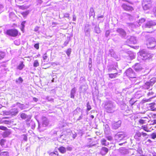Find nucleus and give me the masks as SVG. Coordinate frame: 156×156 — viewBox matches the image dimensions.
Returning <instances> with one entry per match:
<instances>
[{
  "mask_svg": "<svg viewBox=\"0 0 156 156\" xmlns=\"http://www.w3.org/2000/svg\"><path fill=\"white\" fill-rule=\"evenodd\" d=\"M138 55L139 57L143 60H146L148 58H151L153 55L144 49L140 51L138 53Z\"/></svg>",
  "mask_w": 156,
  "mask_h": 156,
  "instance_id": "nucleus-1",
  "label": "nucleus"
},
{
  "mask_svg": "<svg viewBox=\"0 0 156 156\" xmlns=\"http://www.w3.org/2000/svg\"><path fill=\"white\" fill-rule=\"evenodd\" d=\"M115 104L112 101H108L105 106V109L107 112L108 113H113L116 109Z\"/></svg>",
  "mask_w": 156,
  "mask_h": 156,
  "instance_id": "nucleus-2",
  "label": "nucleus"
},
{
  "mask_svg": "<svg viewBox=\"0 0 156 156\" xmlns=\"http://www.w3.org/2000/svg\"><path fill=\"white\" fill-rule=\"evenodd\" d=\"M48 122L47 118L45 117H43L42 124L39 123L38 129L40 131H43L45 129L44 128H42L43 127H45L48 125Z\"/></svg>",
  "mask_w": 156,
  "mask_h": 156,
  "instance_id": "nucleus-3",
  "label": "nucleus"
},
{
  "mask_svg": "<svg viewBox=\"0 0 156 156\" xmlns=\"http://www.w3.org/2000/svg\"><path fill=\"white\" fill-rule=\"evenodd\" d=\"M148 48H153L155 45V40L154 38L151 37L149 38L147 44Z\"/></svg>",
  "mask_w": 156,
  "mask_h": 156,
  "instance_id": "nucleus-4",
  "label": "nucleus"
},
{
  "mask_svg": "<svg viewBox=\"0 0 156 156\" xmlns=\"http://www.w3.org/2000/svg\"><path fill=\"white\" fill-rule=\"evenodd\" d=\"M5 33L9 36L15 37L17 35L18 31L16 29H9L7 30Z\"/></svg>",
  "mask_w": 156,
  "mask_h": 156,
  "instance_id": "nucleus-5",
  "label": "nucleus"
},
{
  "mask_svg": "<svg viewBox=\"0 0 156 156\" xmlns=\"http://www.w3.org/2000/svg\"><path fill=\"white\" fill-rule=\"evenodd\" d=\"M151 2L148 0H144L142 2V5L144 9L146 10L149 9L151 7Z\"/></svg>",
  "mask_w": 156,
  "mask_h": 156,
  "instance_id": "nucleus-6",
  "label": "nucleus"
},
{
  "mask_svg": "<svg viewBox=\"0 0 156 156\" xmlns=\"http://www.w3.org/2000/svg\"><path fill=\"white\" fill-rule=\"evenodd\" d=\"M125 73L126 76L130 78H134L136 77V76L135 72L131 68L127 69Z\"/></svg>",
  "mask_w": 156,
  "mask_h": 156,
  "instance_id": "nucleus-7",
  "label": "nucleus"
},
{
  "mask_svg": "<svg viewBox=\"0 0 156 156\" xmlns=\"http://www.w3.org/2000/svg\"><path fill=\"white\" fill-rule=\"evenodd\" d=\"M156 25V23L154 21L151 20L147 22L145 24H143L142 26V27L143 28H150L152 26H155Z\"/></svg>",
  "mask_w": 156,
  "mask_h": 156,
  "instance_id": "nucleus-8",
  "label": "nucleus"
},
{
  "mask_svg": "<svg viewBox=\"0 0 156 156\" xmlns=\"http://www.w3.org/2000/svg\"><path fill=\"white\" fill-rule=\"evenodd\" d=\"M126 137V135L123 133H118L115 136V139L118 141H120Z\"/></svg>",
  "mask_w": 156,
  "mask_h": 156,
  "instance_id": "nucleus-9",
  "label": "nucleus"
},
{
  "mask_svg": "<svg viewBox=\"0 0 156 156\" xmlns=\"http://www.w3.org/2000/svg\"><path fill=\"white\" fill-rule=\"evenodd\" d=\"M90 25L88 24H86L85 26L84 31L85 35L89 37L90 36Z\"/></svg>",
  "mask_w": 156,
  "mask_h": 156,
  "instance_id": "nucleus-10",
  "label": "nucleus"
},
{
  "mask_svg": "<svg viewBox=\"0 0 156 156\" xmlns=\"http://www.w3.org/2000/svg\"><path fill=\"white\" fill-rule=\"evenodd\" d=\"M116 31L122 37L125 38L126 37V33L123 29L121 28H118Z\"/></svg>",
  "mask_w": 156,
  "mask_h": 156,
  "instance_id": "nucleus-11",
  "label": "nucleus"
},
{
  "mask_svg": "<svg viewBox=\"0 0 156 156\" xmlns=\"http://www.w3.org/2000/svg\"><path fill=\"white\" fill-rule=\"evenodd\" d=\"M122 7L124 10L126 11H132L133 10V8L132 7L129 6L125 3L123 4Z\"/></svg>",
  "mask_w": 156,
  "mask_h": 156,
  "instance_id": "nucleus-12",
  "label": "nucleus"
},
{
  "mask_svg": "<svg viewBox=\"0 0 156 156\" xmlns=\"http://www.w3.org/2000/svg\"><path fill=\"white\" fill-rule=\"evenodd\" d=\"M117 63L115 62L114 65H109L108 66V72H111L112 70L116 69V67L117 66Z\"/></svg>",
  "mask_w": 156,
  "mask_h": 156,
  "instance_id": "nucleus-13",
  "label": "nucleus"
},
{
  "mask_svg": "<svg viewBox=\"0 0 156 156\" xmlns=\"http://www.w3.org/2000/svg\"><path fill=\"white\" fill-rule=\"evenodd\" d=\"M121 123V122L120 120L113 122L112 124V127L113 129H116L120 126Z\"/></svg>",
  "mask_w": 156,
  "mask_h": 156,
  "instance_id": "nucleus-14",
  "label": "nucleus"
},
{
  "mask_svg": "<svg viewBox=\"0 0 156 156\" xmlns=\"http://www.w3.org/2000/svg\"><path fill=\"white\" fill-rule=\"evenodd\" d=\"M108 149L105 147H103L101 149L100 153L102 155H105L108 152Z\"/></svg>",
  "mask_w": 156,
  "mask_h": 156,
  "instance_id": "nucleus-15",
  "label": "nucleus"
},
{
  "mask_svg": "<svg viewBox=\"0 0 156 156\" xmlns=\"http://www.w3.org/2000/svg\"><path fill=\"white\" fill-rule=\"evenodd\" d=\"M148 120V119L147 117H142L139 119L138 122L140 124H143L146 123Z\"/></svg>",
  "mask_w": 156,
  "mask_h": 156,
  "instance_id": "nucleus-16",
  "label": "nucleus"
},
{
  "mask_svg": "<svg viewBox=\"0 0 156 156\" xmlns=\"http://www.w3.org/2000/svg\"><path fill=\"white\" fill-rule=\"evenodd\" d=\"M152 85H151L150 83H149L148 82L145 83L144 85V87L145 89L151 90L152 89Z\"/></svg>",
  "mask_w": 156,
  "mask_h": 156,
  "instance_id": "nucleus-17",
  "label": "nucleus"
},
{
  "mask_svg": "<svg viewBox=\"0 0 156 156\" xmlns=\"http://www.w3.org/2000/svg\"><path fill=\"white\" fill-rule=\"evenodd\" d=\"M134 68L136 72H139L140 71L142 68L140 65L138 63L136 64L134 66Z\"/></svg>",
  "mask_w": 156,
  "mask_h": 156,
  "instance_id": "nucleus-18",
  "label": "nucleus"
},
{
  "mask_svg": "<svg viewBox=\"0 0 156 156\" xmlns=\"http://www.w3.org/2000/svg\"><path fill=\"white\" fill-rule=\"evenodd\" d=\"M129 41V42H130V43L133 44H136L137 42V40L136 37L134 36H131L129 40H127Z\"/></svg>",
  "mask_w": 156,
  "mask_h": 156,
  "instance_id": "nucleus-19",
  "label": "nucleus"
},
{
  "mask_svg": "<svg viewBox=\"0 0 156 156\" xmlns=\"http://www.w3.org/2000/svg\"><path fill=\"white\" fill-rule=\"evenodd\" d=\"M111 55L112 57L114 58L117 61H118L120 59L119 56L117 55L114 52H111Z\"/></svg>",
  "mask_w": 156,
  "mask_h": 156,
  "instance_id": "nucleus-20",
  "label": "nucleus"
},
{
  "mask_svg": "<svg viewBox=\"0 0 156 156\" xmlns=\"http://www.w3.org/2000/svg\"><path fill=\"white\" fill-rule=\"evenodd\" d=\"M101 142L103 145L107 146L109 144V143L104 138H103L101 140Z\"/></svg>",
  "mask_w": 156,
  "mask_h": 156,
  "instance_id": "nucleus-21",
  "label": "nucleus"
},
{
  "mask_svg": "<svg viewBox=\"0 0 156 156\" xmlns=\"http://www.w3.org/2000/svg\"><path fill=\"white\" fill-rule=\"evenodd\" d=\"M76 89L75 88H73L71 91L70 97L71 98H74V96L76 92Z\"/></svg>",
  "mask_w": 156,
  "mask_h": 156,
  "instance_id": "nucleus-22",
  "label": "nucleus"
},
{
  "mask_svg": "<svg viewBox=\"0 0 156 156\" xmlns=\"http://www.w3.org/2000/svg\"><path fill=\"white\" fill-rule=\"evenodd\" d=\"M105 135H108L110 132L109 129L110 128L108 125L106 124L105 125Z\"/></svg>",
  "mask_w": 156,
  "mask_h": 156,
  "instance_id": "nucleus-23",
  "label": "nucleus"
},
{
  "mask_svg": "<svg viewBox=\"0 0 156 156\" xmlns=\"http://www.w3.org/2000/svg\"><path fill=\"white\" fill-rule=\"evenodd\" d=\"M25 66L23 64V62H21L17 67V69L20 70H22L24 67Z\"/></svg>",
  "mask_w": 156,
  "mask_h": 156,
  "instance_id": "nucleus-24",
  "label": "nucleus"
},
{
  "mask_svg": "<svg viewBox=\"0 0 156 156\" xmlns=\"http://www.w3.org/2000/svg\"><path fill=\"white\" fill-rule=\"evenodd\" d=\"M129 56L131 60L135 58L136 56V53L131 51L129 52Z\"/></svg>",
  "mask_w": 156,
  "mask_h": 156,
  "instance_id": "nucleus-25",
  "label": "nucleus"
},
{
  "mask_svg": "<svg viewBox=\"0 0 156 156\" xmlns=\"http://www.w3.org/2000/svg\"><path fill=\"white\" fill-rule=\"evenodd\" d=\"M58 150L62 154L66 152V148L63 146H61L59 147L58 148Z\"/></svg>",
  "mask_w": 156,
  "mask_h": 156,
  "instance_id": "nucleus-26",
  "label": "nucleus"
},
{
  "mask_svg": "<svg viewBox=\"0 0 156 156\" xmlns=\"http://www.w3.org/2000/svg\"><path fill=\"white\" fill-rule=\"evenodd\" d=\"M18 112V109L16 108L12 109L11 110V113L12 115H16Z\"/></svg>",
  "mask_w": 156,
  "mask_h": 156,
  "instance_id": "nucleus-27",
  "label": "nucleus"
},
{
  "mask_svg": "<svg viewBox=\"0 0 156 156\" xmlns=\"http://www.w3.org/2000/svg\"><path fill=\"white\" fill-rule=\"evenodd\" d=\"M155 103L154 102H153L152 103H151L148 104L149 107L152 110H154V109L155 108Z\"/></svg>",
  "mask_w": 156,
  "mask_h": 156,
  "instance_id": "nucleus-28",
  "label": "nucleus"
},
{
  "mask_svg": "<svg viewBox=\"0 0 156 156\" xmlns=\"http://www.w3.org/2000/svg\"><path fill=\"white\" fill-rule=\"evenodd\" d=\"M16 105L21 110L25 108V105L23 104L17 102L16 103Z\"/></svg>",
  "mask_w": 156,
  "mask_h": 156,
  "instance_id": "nucleus-29",
  "label": "nucleus"
},
{
  "mask_svg": "<svg viewBox=\"0 0 156 156\" xmlns=\"http://www.w3.org/2000/svg\"><path fill=\"white\" fill-rule=\"evenodd\" d=\"M142 94L140 91L136 92L135 94V97L137 98H139L142 96Z\"/></svg>",
  "mask_w": 156,
  "mask_h": 156,
  "instance_id": "nucleus-30",
  "label": "nucleus"
},
{
  "mask_svg": "<svg viewBox=\"0 0 156 156\" xmlns=\"http://www.w3.org/2000/svg\"><path fill=\"white\" fill-rule=\"evenodd\" d=\"M89 16L90 17L92 16H93L94 17V16H95L94 10L92 8H90V12L89 13Z\"/></svg>",
  "mask_w": 156,
  "mask_h": 156,
  "instance_id": "nucleus-31",
  "label": "nucleus"
},
{
  "mask_svg": "<svg viewBox=\"0 0 156 156\" xmlns=\"http://www.w3.org/2000/svg\"><path fill=\"white\" fill-rule=\"evenodd\" d=\"M118 74V73H115L114 74H113V73L109 74L108 75H109V77L110 78H111V79H112V78H115V77H116L117 76V75Z\"/></svg>",
  "mask_w": 156,
  "mask_h": 156,
  "instance_id": "nucleus-32",
  "label": "nucleus"
},
{
  "mask_svg": "<svg viewBox=\"0 0 156 156\" xmlns=\"http://www.w3.org/2000/svg\"><path fill=\"white\" fill-rule=\"evenodd\" d=\"M142 135L141 133L140 132H137L136 133L134 136V137L135 139H136L138 140L139 137H141Z\"/></svg>",
  "mask_w": 156,
  "mask_h": 156,
  "instance_id": "nucleus-33",
  "label": "nucleus"
},
{
  "mask_svg": "<svg viewBox=\"0 0 156 156\" xmlns=\"http://www.w3.org/2000/svg\"><path fill=\"white\" fill-rule=\"evenodd\" d=\"M23 81V80L21 77H20L18 79H16V83L19 84L22 83Z\"/></svg>",
  "mask_w": 156,
  "mask_h": 156,
  "instance_id": "nucleus-34",
  "label": "nucleus"
},
{
  "mask_svg": "<svg viewBox=\"0 0 156 156\" xmlns=\"http://www.w3.org/2000/svg\"><path fill=\"white\" fill-rule=\"evenodd\" d=\"M94 31L96 33L99 34L100 33L101 30L98 26H96L94 28Z\"/></svg>",
  "mask_w": 156,
  "mask_h": 156,
  "instance_id": "nucleus-35",
  "label": "nucleus"
},
{
  "mask_svg": "<svg viewBox=\"0 0 156 156\" xmlns=\"http://www.w3.org/2000/svg\"><path fill=\"white\" fill-rule=\"evenodd\" d=\"M9 153L7 151L1 152L0 154V156H9Z\"/></svg>",
  "mask_w": 156,
  "mask_h": 156,
  "instance_id": "nucleus-36",
  "label": "nucleus"
},
{
  "mask_svg": "<svg viewBox=\"0 0 156 156\" xmlns=\"http://www.w3.org/2000/svg\"><path fill=\"white\" fill-rule=\"evenodd\" d=\"M156 79L154 78H153L150 80L149 83H150L151 85H152V86L154 83L156 82Z\"/></svg>",
  "mask_w": 156,
  "mask_h": 156,
  "instance_id": "nucleus-37",
  "label": "nucleus"
},
{
  "mask_svg": "<svg viewBox=\"0 0 156 156\" xmlns=\"http://www.w3.org/2000/svg\"><path fill=\"white\" fill-rule=\"evenodd\" d=\"M50 155L51 156H58V151H55L53 152H51Z\"/></svg>",
  "mask_w": 156,
  "mask_h": 156,
  "instance_id": "nucleus-38",
  "label": "nucleus"
},
{
  "mask_svg": "<svg viewBox=\"0 0 156 156\" xmlns=\"http://www.w3.org/2000/svg\"><path fill=\"white\" fill-rule=\"evenodd\" d=\"M21 138L24 140L27 141V136L26 134H23L21 136Z\"/></svg>",
  "mask_w": 156,
  "mask_h": 156,
  "instance_id": "nucleus-39",
  "label": "nucleus"
},
{
  "mask_svg": "<svg viewBox=\"0 0 156 156\" xmlns=\"http://www.w3.org/2000/svg\"><path fill=\"white\" fill-rule=\"evenodd\" d=\"M145 20L144 18H141L139 20L138 22L139 25H140L143 23L145 22Z\"/></svg>",
  "mask_w": 156,
  "mask_h": 156,
  "instance_id": "nucleus-40",
  "label": "nucleus"
},
{
  "mask_svg": "<svg viewBox=\"0 0 156 156\" xmlns=\"http://www.w3.org/2000/svg\"><path fill=\"white\" fill-rule=\"evenodd\" d=\"M34 67H37L39 66V63L37 60H36L34 61Z\"/></svg>",
  "mask_w": 156,
  "mask_h": 156,
  "instance_id": "nucleus-41",
  "label": "nucleus"
},
{
  "mask_svg": "<svg viewBox=\"0 0 156 156\" xmlns=\"http://www.w3.org/2000/svg\"><path fill=\"white\" fill-rule=\"evenodd\" d=\"M71 52V49L70 48H68L66 51V53L68 57L70 56Z\"/></svg>",
  "mask_w": 156,
  "mask_h": 156,
  "instance_id": "nucleus-42",
  "label": "nucleus"
},
{
  "mask_svg": "<svg viewBox=\"0 0 156 156\" xmlns=\"http://www.w3.org/2000/svg\"><path fill=\"white\" fill-rule=\"evenodd\" d=\"M142 128L145 131L148 132H150V131L148 129V128L147 126L145 125L143 126H142Z\"/></svg>",
  "mask_w": 156,
  "mask_h": 156,
  "instance_id": "nucleus-43",
  "label": "nucleus"
},
{
  "mask_svg": "<svg viewBox=\"0 0 156 156\" xmlns=\"http://www.w3.org/2000/svg\"><path fill=\"white\" fill-rule=\"evenodd\" d=\"M5 141L4 139H2L0 141V145L2 147H3L4 145V143H5Z\"/></svg>",
  "mask_w": 156,
  "mask_h": 156,
  "instance_id": "nucleus-44",
  "label": "nucleus"
},
{
  "mask_svg": "<svg viewBox=\"0 0 156 156\" xmlns=\"http://www.w3.org/2000/svg\"><path fill=\"white\" fill-rule=\"evenodd\" d=\"M5 55V53L2 52H0V61L3 58Z\"/></svg>",
  "mask_w": 156,
  "mask_h": 156,
  "instance_id": "nucleus-45",
  "label": "nucleus"
},
{
  "mask_svg": "<svg viewBox=\"0 0 156 156\" xmlns=\"http://www.w3.org/2000/svg\"><path fill=\"white\" fill-rule=\"evenodd\" d=\"M21 117L23 119H25L27 118V115L25 113H22L20 115Z\"/></svg>",
  "mask_w": 156,
  "mask_h": 156,
  "instance_id": "nucleus-46",
  "label": "nucleus"
},
{
  "mask_svg": "<svg viewBox=\"0 0 156 156\" xmlns=\"http://www.w3.org/2000/svg\"><path fill=\"white\" fill-rule=\"evenodd\" d=\"M152 13L155 17H156V7L153 8L152 11Z\"/></svg>",
  "mask_w": 156,
  "mask_h": 156,
  "instance_id": "nucleus-47",
  "label": "nucleus"
},
{
  "mask_svg": "<svg viewBox=\"0 0 156 156\" xmlns=\"http://www.w3.org/2000/svg\"><path fill=\"white\" fill-rule=\"evenodd\" d=\"M69 14L68 13H66L64 14V17L67 18L69 19Z\"/></svg>",
  "mask_w": 156,
  "mask_h": 156,
  "instance_id": "nucleus-48",
  "label": "nucleus"
},
{
  "mask_svg": "<svg viewBox=\"0 0 156 156\" xmlns=\"http://www.w3.org/2000/svg\"><path fill=\"white\" fill-rule=\"evenodd\" d=\"M151 138L153 139H154L156 138V133H153L151 135Z\"/></svg>",
  "mask_w": 156,
  "mask_h": 156,
  "instance_id": "nucleus-49",
  "label": "nucleus"
},
{
  "mask_svg": "<svg viewBox=\"0 0 156 156\" xmlns=\"http://www.w3.org/2000/svg\"><path fill=\"white\" fill-rule=\"evenodd\" d=\"M34 47L37 49L38 50L39 48V44L37 43L34 44Z\"/></svg>",
  "mask_w": 156,
  "mask_h": 156,
  "instance_id": "nucleus-50",
  "label": "nucleus"
},
{
  "mask_svg": "<svg viewBox=\"0 0 156 156\" xmlns=\"http://www.w3.org/2000/svg\"><path fill=\"white\" fill-rule=\"evenodd\" d=\"M106 137L108 140L111 141L112 140V138L111 136H106Z\"/></svg>",
  "mask_w": 156,
  "mask_h": 156,
  "instance_id": "nucleus-51",
  "label": "nucleus"
},
{
  "mask_svg": "<svg viewBox=\"0 0 156 156\" xmlns=\"http://www.w3.org/2000/svg\"><path fill=\"white\" fill-rule=\"evenodd\" d=\"M87 110L88 111H89L91 109V108L89 104L88 103H87Z\"/></svg>",
  "mask_w": 156,
  "mask_h": 156,
  "instance_id": "nucleus-52",
  "label": "nucleus"
},
{
  "mask_svg": "<svg viewBox=\"0 0 156 156\" xmlns=\"http://www.w3.org/2000/svg\"><path fill=\"white\" fill-rule=\"evenodd\" d=\"M14 43L16 45H19L20 44V41L19 40L18 41L16 40L14 41Z\"/></svg>",
  "mask_w": 156,
  "mask_h": 156,
  "instance_id": "nucleus-53",
  "label": "nucleus"
},
{
  "mask_svg": "<svg viewBox=\"0 0 156 156\" xmlns=\"http://www.w3.org/2000/svg\"><path fill=\"white\" fill-rule=\"evenodd\" d=\"M151 125H154L156 124V119H153L151 121Z\"/></svg>",
  "mask_w": 156,
  "mask_h": 156,
  "instance_id": "nucleus-54",
  "label": "nucleus"
},
{
  "mask_svg": "<svg viewBox=\"0 0 156 156\" xmlns=\"http://www.w3.org/2000/svg\"><path fill=\"white\" fill-rule=\"evenodd\" d=\"M46 99L49 101H53V99L50 97H47L46 98Z\"/></svg>",
  "mask_w": 156,
  "mask_h": 156,
  "instance_id": "nucleus-55",
  "label": "nucleus"
},
{
  "mask_svg": "<svg viewBox=\"0 0 156 156\" xmlns=\"http://www.w3.org/2000/svg\"><path fill=\"white\" fill-rule=\"evenodd\" d=\"M110 33V32L109 30H107L105 32V36L106 37H108Z\"/></svg>",
  "mask_w": 156,
  "mask_h": 156,
  "instance_id": "nucleus-56",
  "label": "nucleus"
},
{
  "mask_svg": "<svg viewBox=\"0 0 156 156\" xmlns=\"http://www.w3.org/2000/svg\"><path fill=\"white\" fill-rule=\"evenodd\" d=\"M10 112H9L6 111H4L3 112V114L6 115H10Z\"/></svg>",
  "mask_w": 156,
  "mask_h": 156,
  "instance_id": "nucleus-57",
  "label": "nucleus"
},
{
  "mask_svg": "<svg viewBox=\"0 0 156 156\" xmlns=\"http://www.w3.org/2000/svg\"><path fill=\"white\" fill-rule=\"evenodd\" d=\"M6 129V128L5 127L0 126V129L2 130H5Z\"/></svg>",
  "mask_w": 156,
  "mask_h": 156,
  "instance_id": "nucleus-58",
  "label": "nucleus"
},
{
  "mask_svg": "<svg viewBox=\"0 0 156 156\" xmlns=\"http://www.w3.org/2000/svg\"><path fill=\"white\" fill-rule=\"evenodd\" d=\"M135 101H134V102H133V99H131L130 101H129V103L131 105H133L134 103L135 102Z\"/></svg>",
  "mask_w": 156,
  "mask_h": 156,
  "instance_id": "nucleus-59",
  "label": "nucleus"
},
{
  "mask_svg": "<svg viewBox=\"0 0 156 156\" xmlns=\"http://www.w3.org/2000/svg\"><path fill=\"white\" fill-rule=\"evenodd\" d=\"M77 134L76 133H72V137L73 139H75L76 136Z\"/></svg>",
  "mask_w": 156,
  "mask_h": 156,
  "instance_id": "nucleus-60",
  "label": "nucleus"
},
{
  "mask_svg": "<svg viewBox=\"0 0 156 156\" xmlns=\"http://www.w3.org/2000/svg\"><path fill=\"white\" fill-rule=\"evenodd\" d=\"M3 8V6L2 5L0 4V13L2 11V10Z\"/></svg>",
  "mask_w": 156,
  "mask_h": 156,
  "instance_id": "nucleus-61",
  "label": "nucleus"
},
{
  "mask_svg": "<svg viewBox=\"0 0 156 156\" xmlns=\"http://www.w3.org/2000/svg\"><path fill=\"white\" fill-rule=\"evenodd\" d=\"M76 17L75 15H73V21H75L76 20Z\"/></svg>",
  "mask_w": 156,
  "mask_h": 156,
  "instance_id": "nucleus-62",
  "label": "nucleus"
},
{
  "mask_svg": "<svg viewBox=\"0 0 156 156\" xmlns=\"http://www.w3.org/2000/svg\"><path fill=\"white\" fill-rule=\"evenodd\" d=\"M47 58V55L46 53H45L43 57V58L44 60H46Z\"/></svg>",
  "mask_w": 156,
  "mask_h": 156,
  "instance_id": "nucleus-63",
  "label": "nucleus"
},
{
  "mask_svg": "<svg viewBox=\"0 0 156 156\" xmlns=\"http://www.w3.org/2000/svg\"><path fill=\"white\" fill-rule=\"evenodd\" d=\"M66 150L67 149L68 151H71L72 150V148L71 147L68 146L66 147Z\"/></svg>",
  "mask_w": 156,
  "mask_h": 156,
  "instance_id": "nucleus-64",
  "label": "nucleus"
}]
</instances>
